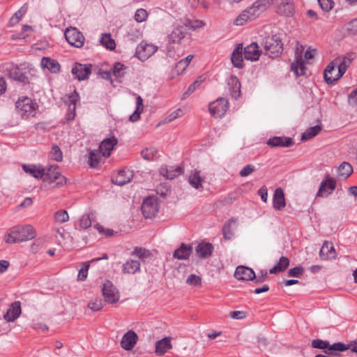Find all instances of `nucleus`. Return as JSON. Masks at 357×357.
<instances>
[{
	"label": "nucleus",
	"mask_w": 357,
	"mask_h": 357,
	"mask_svg": "<svg viewBox=\"0 0 357 357\" xmlns=\"http://www.w3.org/2000/svg\"><path fill=\"white\" fill-rule=\"evenodd\" d=\"M36 236V231L32 225L17 226L10 230L5 236L4 241L7 243H16L31 240Z\"/></svg>",
	"instance_id": "obj_1"
},
{
	"label": "nucleus",
	"mask_w": 357,
	"mask_h": 357,
	"mask_svg": "<svg viewBox=\"0 0 357 357\" xmlns=\"http://www.w3.org/2000/svg\"><path fill=\"white\" fill-rule=\"evenodd\" d=\"M353 58L349 56H338L333 61H331L326 67V77L328 73L329 74L331 71H335V68H337V76L330 77L326 79V83L328 84H333L335 82L338 80L343 75L346 73L347 68L351 63Z\"/></svg>",
	"instance_id": "obj_2"
},
{
	"label": "nucleus",
	"mask_w": 357,
	"mask_h": 357,
	"mask_svg": "<svg viewBox=\"0 0 357 357\" xmlns=\"http://www.w3.org/2000/svg\"><path fill=\"white\" fill-rule=\"evenodd\" d=\"M265 54L269 57L278 58L282 52L283 43L280 36L275 34L266 36L261 42Z\"/></svg>",
	"instance_id": "obj_3"
},
{
	"label": "nucleus",
	"mask_w": 357,
	"mask_h": 357,
	"mask_svg": "<svg viewBox=\"0 0 357 357\" xmlns=\"http://www.w3.org/2000/svg\"><path fill=\"white\" fill-rule=\"evenodd\" d=\"M15 107L18 114L24 119L35 116L38 108V104L26 96L19 98Z\"/></svg>",
	"instance_id": "obj_4"
},
{
	"label": "nucleus",
	"mask_w": 357,
	"mask_h": 357,
	"mask_svg": "<svg viewBox=\"0 0 357 357\" xmlns=\"http://www.w3.org/2000/svg\"><path fill=\"white\" fill-rule=\"evenodd\" d=\"M312 347L315 349H322L327 355L337 356V351H344L347 347L342 342H335L330 344L329 342L320 339L313 340L312 341Z\"/></svg>",
	"instance_id": "obj_5"
},
{
	"label": "nucleus",
	"mask_w": 357,
	"mask_h": 357,
	"mask_svg": "<svg viewBox=\"0 0 357 357\" xmlns=\"http://www.w3.org/2000/svg\"><path fill=\"white\" fill-rule=\"evenodd\" d=\"M58 169L59 167L57 165L50 167L46 172H44V176L42 178L43 181L50 183L56 182V185L57 187H60L66 184V178L64 176L61 174L58 171Z\"/></svg>",
	"instance_id": "obj_6"
},
{
	"label": "nucleus",
	"mask_w": 357,
	"mask_h": 357,
	"mask_svg": "<svg viewBox=\"0 0 357 357\" xmlns=\"http://www.w3.org/2000/svg\"><path fill=\"white\" fill-rule=\"evenodd\" d=\"M229 107L228 100L225 98H218L209 105L211 114L215 118L223 116Z\"/></svg>",
	"instance_id": "obj_7"
},
{
	"label": "nucleus",
	"mask_w": 357,
	"mask_h": 357,
	"mask_svg": "<svg viewBox=\"0 0 357 357\" xmlns=\"http://www.w3.org/2000/svg\"><path fill=\"white\" fill-rule=\"evenodd\" d=\"M271 2L272 0H258L251 7L246 9L245 12L247 13V16L250 17V21L255 20L264 13Z\"/></svg>",
	"instance_id": "obj_8"
},
{
	"label": "nucleus",
	"mask_w": 357,
	"mask_h": 357,
	"mask_svg": "<svg viewBox=\"0 0 357 357\" xmlns=\"http://www.w3.org/2000/svg\"><path fill=\"white\" fill-rule=\"evenodd\" d=\"M141 210L146 218H153L158 212L157 199L153 197H148L144 199Z\"/></svg>",
	"instance_id": "obj_9"
},
{
	"label": "nucleus",
	"mask_w": 357,
	"mask_h": 357,
	"mask_svg": "<svg viewBox=\"0 0 357 357\" xmlns=\"http://www.w3.org/2000/svg\"><path fill=\"white\" fill-rule=\"evenodd\" d=\"M64 35L68 43L72 46L75 47H81L83 46L84 37L77 28H67Z\"/></svg>",
	"instance_id": "obj_10"
},
{
	"label": "nucleus",
	"mask_w": 357,
	"mask_h": 357,
	"mask_svg": "<svg viewBox=\"0 0 357 357\" xmlns=\"http://www.w3.org/2000/svg\"><path fill=\"white\" fill-rule=\"evenodd\" d=\"M92 72L91 64H82L75 63L73 66L71 73L79 81L86 80Z\"/></svg>",
	"instance_id": "obj_11"
},
{
	"label": "nucleus",
	"mask_w": 357,
	"mask_h": 357,
	"mask_svg": "<svg viewBox=\"0 0 357 357\" xmlns=\"http://www.w3.org/2000/svg\"><path fill=\"white\" fill-rule=\"evenodd\" d=\"M102 291L105 301L108 303H115L119 301V292L110 281L103 284Z\"/></svg>",
	"instance_id": "obj_12"
},
{
	"label": "nucleus",
	"mask_w": 357,
	"mask_h": 357,
	"mask_svg": "<svg viewBox=\"0 0 357 357\" xmlns=\"http://www.w3.org/2000/svg\"><path fill=\"white\" fill-rule=\"evenodd\" d=\"M137 340V333L133 331H129L123 335L121 340V345L125 350L130 351L135 346Z\"/></svg>",
	"instance_id": "obj_13"
},
{
	"label": "nucleus",
	"mask_w": 357,
	"mask_h": 357,
	"mask_svg": "<svg viewBox=\"0 0 357 357\" xmlns=\"http://www.w3.org/2000/svg\"><path fill=\"white\" fill-rule=\"evenodd\" d=\"M243 56L246 60L251 61H257L261 55L257 43L253 42L243 49Z\"/></svg>",
	"instance_id": "obj_14"
},
{
	"label": "nucleus",
	"mask_w": 357,
	"mask_h": 357,
	"mask_svg": "<svg viewBox=\"0 0 357 357\" xmlns=\"http://www.w3.org/2000/svg\"><path fill=\"white\" fill-rule=\"evenodd\" d=\"M336 187V181L333 178L328 177L321 182L317 193L319 197H327L331 194Z\"/></svg>",
	"instance_id": "obj_15"
},
{
	"label": "nucleus",
	"mask_w": 357,
	"mask_h": 357,
	"mask_svg": "<svg viewBox=\"0 0 357 357\" xmlns=\"http://www.w3.org/2000/svg\"><path fill=\"white\" fill-rule=\"evenodd\" d=\"M118 139L115 137H111L105 139L100 143L98 149L101 151L102 155L105 157H109L111 155L114 147L117 144Z\"/></svg>",
	"instance_id": "obj_16"
},
{
	"label": "nucleus",
	"mask_w": 357,
	"mask_h": 357,
	"mask_svg": "<svg viewBox=\"0 0 357 357\" xmlns=\"http://www.w3.org/2000/svg\"><path fill=\"white\" fill-rule=\"evenodd\" d=\"M304 61L302 58L301 52L298 50L295 53V61L291 63V68L296 77L304 75L305 73V67Z\"/></svg>",
	"instance_id": "obj_17"
},
{
	"label": "nucleus",
	"mask_w": 357,
	"mask_h": 357,
	"mask_svg": "<svg viewBox=\"0 0 357 357\" xmlns=\"http://www.w3.org/2000/svg\"><path fill=\"white\" fill-rule=\"evenodd\" d=\"M234 277L238 280H254L255 273L252 268L244 266H239L235 271Z\"/></svg>",
	"instance_id": "obj_18"
},
{
	"label": "nucleus",
	"mask_w": 357,
	"mask_h": 357,
	"mask_svg": "<svg viewBox=\"0 0 357 357\" xmlns=\"http://www.w3.org/2000/svg\"><path fill=\"white\" fill-rule=\"evenodd\" d=\"M133 177V173L129 169H121L118 174L112 179V182L119 186L128 183Z\"/></svg>",
	"instance_id": "obj_19"
},
{
	"label": "nucleus",
	"mask_w": 357,
	"mask_h": 357,
	"mask_svg": "<svg viewBox=\"0 0 357 357\" xmlns=\"http://www.w3.org/2000/svg\"><path fill=\"white\" fill-rule=\"evenodd\" d=\"M183 172L182 167H174L173 166H162L160 169V174L167 179H174L175 177L181 174Z\"/></svg>",
	"instance_id": "obj_20"
},
{
	"label": "nucleus",
	"mask_w": 357,
	"mask_h": 357,
	"mask_svg": "<svg viewBox=\"0 0 357 357\" xmlns=\"http://www.w3.org/2000/svg\"><path fill=\"white\" fill-rule=\"evenodd\" d=\"M158 50V47L152 44L141 43L137 47V53L141 59H146L153 55Z\"/></svg>",
	"instance_id": "obj_21"
},
{
	"label": "nucleus",
	"mask_w": 357,
	"mask_h": 357,
	"mask_svg": "<svg viewBox=\"0 0 357 357\" xmlns=\"http://www.w3.org/2000/svg\"><path fill=\"white\" fill-rule=\"evenodd\" d=\"M319 256L323 260L335 259L336 252L331 242L325 241L319 251Z\"/></svg>",
	"instance_id": "obj_22"
},
{
	"label": "nucleus",
	"mask_w": 357,
	"mask_h": 357,
	"mask_svg": "<svg viewBox=\"0 0 357 357\" xmlns=\"http://www.w3.org/2000/svg\"><path fill=\"white\" fill-rule=\"evenodd\" d=\"M277 13L280 15L291 17L294 13V8L292 0H280Z\"/></svg>",
	"instance_id": "obj_23"
},
{
	"label": "nucleus",
	"mask_w": 357,
	"mask_h": 357,
	"mask_svg": "<svg viewBox=\"0 0 357 357\" xmlns=\"http://www.w3.org/2000/svg\"><path fill=\"white\" fill-rule=\"evenodd\" d=\"M190 185L197 189L200 190L203 188V182L204 178L202 176L200 170L194 169L191 171L188 179Z\"/></svg>",
	"instance_id": "obj_24"
},
{
	"label": "nucleus",
	"mask_w": 357,
	"mask_h": 357,
	"mask_svg": "<svg viewBox=\"0 0 357 357\" xmlns=\"http://www.w3.org/2000/svg\"><path fill=\"white\" fill-rule=\"evenodd\" d=\"M192 252V246L185 243H181L180 247L174 250L173 257L179 260H185L189 258Z\"/></svg>",
	"instance_id": "obj_25"
},
{
	"label": "nucleus",
	"mask_w": 357,
	"mask_h": 357,
	"mask_svg": "<svg viewBox=\"0 0 357 357\" xmlns=\"http://www.w3.org/2000/svg\"><path fill=\"white\" fill-rule=\"evenodd\" d=\"M186 29L182 24L176 26L168 36L169 41L173 43H179L185 38Z\"/></svg>",
	"instance_id": "obj_26"
},
{
	"label": "nucleus",
	"mask_w": 357,
	"mask_h": 357,
	"mask_svg": "<svg viewBox=\"0 0 357 357\" xmlns=\"http://www.w3.org/2000/svg\"><path fill=\"white\" fill-rule=\"evenodd\" d=\"M293 144L292 139L287 137H273L267 142V144L271 147H290Z\"/></svg>",
	"instance_id": "obj_27"
},
{
	"label": "nucleus",
	"mask_w": 357,
	"mask_h": 357,
	"mask_svg": "<svg viewBox=\"0 0 357 357\" xmlns=\"http://www.w3.org/2000/svg\"><path fill=\"white\" fill-rule=\"evenodd\" d=\"M228 90L231 98L237 99L241 96V82L236 77L228 79Z\"/></svg>",
	"instance_id": "obj_28"
},
{
	"label": "nucleus",
	"mask_w": 357,
	"mask_h": 357,
	"mask_svg": "<svg viewBox=\"0 0 357 357\" xmlns=\"http://www.w3.org/2000/svg\"><path fill=\"white\" fill-rule=\"evenodd\" d=\"M21 314V304L20 301H15L11 304L3 317L7 321H14Z\"/></svg>",
	"instance_id": "obj_29"
},
{
	"label": "nucleus",
	"mask_w": 357,
	"mask_h": 357,
	"mask_svg": "<svg viewBox=\"0 0 357 357\" xmlns=\"http://www.w3.org/2000/svg\"><path fill=\"white\" fill-rule=\"evenodd\" d=\"M213 246L210 243L201 242L195 248V251L199 257L205 259L212 255Z\"/></svg>",
	"instance_id": "obj_30"
},
{
	"label": "nucleus",
	"mask_w": 357,
	"mask_h": 357,
	"mask_svg": "<svg viewBox=\"0 0 357 357\" xmlns=\"http://www.w3.org/2000/svg\"><path fill=\"white\" fill-rule=\"evenodd\" d=\"M273 205L275 210L281 211L286 206L284 194L282 188H278L274 192Z\"/></svg>",
	"instance_id": "obj_31"
},
{
	"label": "nucleus",
	"mask_w": 357,
	"mask_h": 357,
	"mask_svg": "<svg viewBox=\"0 0 357 357\" xmlns=\"http://www.w3.org/2000/svg\"><path fill=\"white\" fill-rule=\"evenodd\" d=\"M79 100V96L78 93L76 91H74L68 96V112L67 114V120L71 121L74 119L75 116V109H76V103Z\"/></svg>",
	"instance_id": "obj_32"
},
{
	"label": "nucleus",
	"mask_w": 357,
	"mask_h": 357,
	"mask_svg": "<svg viewBox=\"0 0 357 357\" xmlns=\"http://www.w3.org/2000/svg\"><path fill=\"white\" fill-rule=\"evenodd\" d=\"M8 72L10 78L23 84L29 82L28 77L21 71L18 66H11L8 69Z\"/></svg>",
	"instance_id": "obj_33"
},
{
	"label": "nucleus",
	"mask_w": 357,
	"mask_h": 357,
	"mask_svg": "<svg viewBox=\"0 0 357 357\" xmlns=\"http://www.w3.org/2000/svg\"><path fill=\"white\" fill-rule=\"evenodd\" d=\"M243 45L238 44L231 54V62L233 65L238 68H242L243 67Z\"/></svg>",
	"instance_id": "obj_34"
},
{
	"label": "nucleus",
	"mask_w": 357,
	"mask_h": 357,
	"mask_svg": "<svg viewBox=\"0 0 357 357\" xmlns=\"http://www.w3.org/2000/svg\"><path fill=\"white\" fill-rule=\"evenodd\" d=\"M40 65L43 69H47L52 73H57L60 70L59 62L49 57H43Z\"/></svg>",
	"instance_id": "obj_35"
},
{
	"label": "nucleus",
	"mask_w": 357,
	"mask_h": 357,
	"mask_svg": "<svg viewBox=\"0 0 357 357\" xmlns=\"http://www.w3.org/2000/svg\"><path fill=\"white\" fill-rule=\"evenodd\" d=\"M170 337H165L156 342L155 354L159 356L164 355L169 349H172V345L170 342Z\"/></svg>",
	"instance_id": "obj_36"
},
{
	"label": "nucleus",
	"mask_w": 357,
	"mask_h": 357,
	"mask_svg": "<svg viewBox=\"0 0 357 357\" xmlns=\"http://www.w3.org/2000/svg\"><path fill=\"white\" fill-rule=\"evenodd\" d=\"M140 271V263L137 260L130 259L123 265L122 271L123 273L135 274Z\"/></svg>",
	"instance_id": "obj_37"
},
{
	"label": "nucleus",
	"mask_w": 357,
	"mask_h": 357,
	"mask_svg": "<svg viewBox=\"0 0 357 357\" xmlns=\"http://www.w3.org/2000/svg\"><path fill=\"white\" fill-rule=\"evenodd\" d=\"M24 171L36 178H42L44 176V169L37 168L33 165H23Z\"/></svg>",
	"instance_id": "obj_38"
},
{
	"label": "nucleus",
	"mask_w": 357,
	"mask_h": 357,
	"mask_svg": "<svg viewBox=\"0 0 357 357\" xmlns=\"http://www.w3.org/2000/svg\"><path fill=\"white\" fill-rule=\"evenodd\" d=\"M143 100L140 96H138L136 98V109L134 113L130 116V121L132 122L137 121L139 119L140 114L143 112Z\"/></svg>",
	"instance_id": "obj_39"
},
{
	"label": "nucleus",
	"mask_w": 357,
	"mask_h": 357,
	"mask_svg": "<svg viewBox=\"0 0 357 357\" xmlns=\"http://www.w3.org/2000/svg\"><path fill=\"white\" fill-rule=\"evenodd\" d=\"M28 9L26 3L24 4L14 15L11 17L9 21L10 26H13L17 24L21 18L25 15Z\"/></svg>",
	"instance_id": "obj_40"
},
{
	"label": "nucleus",
	"mask_w": 357,
	"mask_h": 357,
	"mask_svg": "<svg viewBox=\"0 0 357 357\" xmlns=\"http://www.w3.org/2000/svg\"><path fill=\"white\" fill-rule=\"evenodd\" d=\"M102 156L103 155L98 149L91 151L89 156V165L93 168L96 167L99 165Z\"/></svg>",
	"instance_id": "obj_41"
},
{
	"label": "nucleus",
	"mask_w": 357,
	"mask_h": 357,
	"mask_svg": "<svg viewBox=\"0 0 357 357\" xmlns=\"http://www.w3.org/2000/svg\"><path fill=\"white\" fill-rule=\"evenodd\" d=\"M100 43L102 46L110 50H113L116 47L115 41L109 33H102L100 39Z\"/></svg>",
	"instance_id": "obj_42"
},
{
	"label": "nucleus",
	"mask_w": 357,
	"mask_h": 357,
	"mask_svg": "<svg viewBox=\"0 0 357 357\" xmlns=\"http://www.w3.org/2000/svg\"><path fill=\"white\" fill-rule=\"evenodd\" d=\"M321 130L319 125L307 128L301 136L302 141H307L316 136Z\"/></svg>",
	"instance_id": "obj_43"
},
{
	"label": "nucleus",
	"mask_w": 357,
	"mask_h": 357,
	"mask_svg": "<svg viewBox=\"0 0 357 357\" xmlns=\"http://www.w3.org/2000/svg\"><path fill=\"white\" fill-rule=\"evenodd\" d=\"M183 25L185 29L189 28L192 30H196L197 29L202 28L205 25V22L199 20L185 19L183 22Z\"/></svg>",
	"instance_id": "obj_44"
},
{
	"label": "nucleus",
	"mask_w": 357,
	"mask_h": 357,
	"mask_svg": "<svg viewBox=\"0 0 357 357\" xmlns=\"http://www.w3.org/2000/svg\"><path fill=\"white\" fill-rule=\"evenodd\" d=\"M353 172L352 166L347 162H343L338 168V174L340 176L347 178Z\"/></svg>",
	"instance_id": "obj_45"
},
{
	"label": "nucleus",
	"mask_w": 357,
	"mask_h": 357,
	"mask_svg": "<svg viewBox=\"0 0 357 357\" xmlns=\"http://www.w3.org/2000/svg\"><path fill=\"white\" fill-rule=\"evenodd\" d=\"M236 222V219L232 218L229 219L223 226L222 234L225 239L230 240L233 237L234 233L231 229V227L232 223L235 224Z\"/></svg>",
	"instance_id": "obj_46"
},
{
	"label": "nucleus",
	"mask_w": 357,
	"mask_h": 357,
	"mask_svg": "<svg viewBox=\"0 0 357 357\" xmlns=\"http://www.w3.org/2000/svg\"><path fill=\"white\" fill-rule=\"evenodd\" d=\"M158 151L154 147L146 148L141 152L142 158L146 160H153L157 158Z\"/></svg>",
	"instance_id": "obj_47"
},
{
	"label": "nucleus",
	"mask_w": 357,
	"mask_h": 357,
	"mask_svg": "<svg viewBox=\"0 0 357 357\" xmlns=\"http://www.w3.org/2000/svg\"><path fill=\"white\" fill-rule=\"evenodd\" d=\"M204 78L202 76L198 77L192 84H191L187 91L183 93V98H185L188 96L192 93L195 89L200 86V84L204 82Z\"/></svg>",
	"instance_id": "obj_48"
},
{
	"label": "nucleus",
	"mask_w": 357,
	"mask_h": 357,
	"mask_svg": "<svg viewBox=\"0 0 357 357\" xmlns=\"http://www.w3.org/2000/svg\"><path fill=\"white\" fill-rule=\"evenodd\" d=\"M126 66L121 63H116L113 67L112 73L116 78H121L124 75V70Z\"/></svg>",
	"instance_id": "obj_49"
},
{
	"label": "nucleus",
	"mask_w": 357,
	"mask_h": 357,
	"mask_svg": "<svg viewBox=\"0 0 357 357\" xmlns=\"http://www.w3.org/2000/svg\"><path fill=\"white\" fill-rule=\"evenodd\" d=\"M50 155L52 158L57 162H60L63 159L62 151L57 145L52 146Z\"/></svg>",
	"instance_id": "obj_50"
},
{
	"label": "nucleus",
	"mask_w": 357,
	"mask_h": 357,
	"mask_svg": "<svg viewBox=\"0 0 357 357\" xmlns=\"http://www.w3.org/2000/svg\"><path fill=\"white\" fill-rule=\"evenodd\" d=\"M104 306V303L100 298H96L88 303V307L93 311H98Z\"/></svg>",
	"instance_id": "obj_51"
},
{
	"label": "nucleus",
	"mask_w": 357,
	"mask_h": 357,
	"mask_svg": "<svg viewBox=\"0 0 357 357\" xmlns=\"http://www.w3.org/2000/svg\"><path fill=\"white\" fill-rule=\"evenodd\" d=\"M54 219L56 222L63 223L69 220L68 212L66 210H61L55 213Z\"/></svg>",
	"instance_id": "obj_52"
},
{
	"label": "nucleus",
	"mask_w": 357,
	"mask_h": 357,
	"mask_svg": "<svg viewBox=\"0 0 357 357\" xmlns=\"http://www.w3.org/2000/svg\"><path fill=\"white\" fill-rule=\"evenodd\" d=\"M132 255H135L144 260L150 256V252L145 248L136 247L132 252Z\"/></svg>",
	"instance_id": "obj_53"
},
{
	"label": "nucleus",
	"mask_w": 357,
	"mask_h": 357,
	"mask_svg": "<svg viewBox=\"0 0 357 357\" xmlns=\"http://www.w3.org/2000/svg\"><path fill=\"white\" fill-rule=\"evenodd\" d=\"M147 17V11L145 9L139 8L136 10L134 17L137 22H143L146 21Z\"/></svg>",
	"instance_id": "obj_54"
},
{
	"label": "nucleus",
	"mask_w": 357,
	"mask_h": 357,
	"mask_svg": "<svg viewBox=\"0 0 357 357\" xmlns=\"http://www.w3.org/2000/svg\"><path fill=\"white\" fill-rule=\"evenodd\" d=\"M304 273V268L301 266H296L293 268H291L288 271V275L289 277L298 278L301 276Z\"/></svg>",
	"instance_id": "obj_55"
},
{
	"label": "nucleus",
	"mask_w": 357,
	"mask_h": 357,
	"mask_svg": "<svg viewBox=\"0 0 357 357\" xmlns=\"http://www.w3.org/2000/svg\"><path fill=\"white\" fill-rule=\"evenodd\" d=\"M91 220L88 214H84L79 219V226L82 229H87L91 225Z\"/></svg>",
	"instance_id": "obj_56"
},
{
	"label": "nucleus",
	"mask_w": 357,
	"mask_h": 357,
	"mask_svg": "<svg viewBox=\"0 0 357 357\" xmlns=\"http://www.w3.org/2000/svg\"><path fill=\"white\" fill-rule=\"evenodd\" d=\"M186 282L190 285L193 286H198L201 284L202 279L199 276L195 275V274H190Z\"/></svg>",
	"instance_id": "obj_57"
},
{
	"label": "nucleus",
	"mask_w": 357,
	"mask_h": 357,
	"mask_svg": "<svg viewBox=\"0 0 357 357\" xmlns=\"http://www.w3.org/2000/svg\"><path fill=\"white\" fill-rule=\"evenodd\" d=\"M248 21H250V17L247 16V13L244 10L240 15L236 17L234 21V24L236 26H242Z\"/></svg>",
	"instance_id": "obj_58"
},
{
	"label": "nucleus",
	"mask_w": 357,
	"mask_h": 357,
	"mask_svg": "<svg viewBox=\"0 0 357 357\" xmlns=\"http://www.w3.org/2000/svg\"><path fill=\"white\" fill-rule=\"evenodd\" d=\"M289 264V260L286 257H280L279 261L275 264L281 272L286 270Z\"/></svg>",
	"instance_id": "obj_59"
},
{
	"label": "nucleus",
	"mask_w": 357,
	"mask_h": 357,
	"mask_svg": "<svg viewBox=\"0 0 357 357\" xmlns=\"http://www.w3.org/2000/svg\"><path fill=\"white\" fill-rule=\"evenodd\" d=\"M89 268V264L87 263H85L84 264V266L79 270L78 275H77V280L80 281H84L87 278V273L88 270Z\"/></svg>",
	"instance_id": "obj_60"
},
{
	"label": "nucleus",
	"mask_w": 357,
	"mask_h": 357,
	"mask_svg": "<svg viewBox=\"0 0 357 357\" xmlns=\"http://www.w3.org/2000/svg\"><path fill=\"white\" fill-rule=\"evenodd\" d=\"M319 3L321 9L324 11H329L332 9L333 1L331 0H319Z\"/></svg>",
	"instance_id": "obj_61"
},
{
	"label": "nucleus",
	"mask_w": 357,
	"mask_h": 357,
	"mask_svg": "<svg viewBox=\"0 0 357 357\" xmlns=\"http://www.w3.org/2000/svg\"><path fill=\"white\" fill-rule=\"evenodd\" d=\"M181 109H178L169 114L163 121V123H169L181 116Z\"/></svg>",
	"instance_id": "obj_62"
},
{
	"label": "nucleus",
	"mask_w": 357,
	"mask_h": 357,
	"mask_svg": "<svg viewBox=\"0 0 357 357\" xmlns=\"http://www.w3.org/2000/svg\"><path fill=\"white\" fill-rule=\"evenodd\" d=\"M255 167L251 165L245 166L239 172V175L242 177H245L255 172Z\"/></svg>",
	"instance_id": "obj_63"
},
{
	"label": "nucleus",
	"mask_w": 357,
	"mask_h": 357,
	"mask_svg": "<svg viewBox=\"0 0 357 357\" xmlns=\"http://www.w3.org/2000/svg\"><path fill=\"white\" fill-rule=\"evenodd\" d=\"M348 102L350 105L357 107V89L349 94Z\"/></svg>",
	"instance_id": "obj_64"
}]
</instances>
